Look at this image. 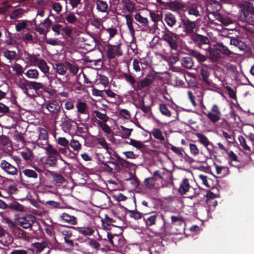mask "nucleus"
I'll list each match as a JSON object with an SVG mask.
<instances>
[{
  "label": "nucleus",
  "instance_id": "1",
  "mask_svg": "<svg viewBox=\"0 0 254 254\" xmlns=\"http://www.w3.org/2000/svg\"><path fill=\"white\" fill-rule=\"evenodd\" d=\"M144 215L143 219L147 227L155 225L157 219H161L163 220V224L160 228V233L163 234L167 232L170 226L169 222H168L169 218L167 217V216L157 213H144Z\"/></svg>",
  "mask_w": 254,
  "mask_h": 254
},
{
  "label": "nucleus",
  "instance_id": "2",
  "mask_svg": "<svg viewBox=\"0 0 254 254\" xmlns=\"http://www.w3.org/2000/svg\"><path fill=\"white\" fill-rule=\"evenodd\" d=\"M241 17L246 22H254V5L253 3L246 1L241 4Z\"/></svg>",
  "mask_w": 254,
  "mask_h": 254
},
{
  "label": "nucleus",
  "instance_id": "3",
  "mask_svg": "<svg viewBox=\"0 0 254 254\" xmlns=\"http://www.w3.org/2000/svg\"><path fill=\"white\" fill-rule=\"evenodd\" d=\"M164 26L165 32H164L160 39L166 42L171 50H177L178 48V44L176 39L177 35L173 31L169 30L165 24Z\"/></svg>",
  "mask_w": 254,
  "mask_h": 254
},
{
  "label": "nucleus",
  "instance_id": "4",
  "mask_svg": "<svg viewBox=\"0 0 254 254\" xmlns=\"http://www.w3.org/2000/svg\"><path fill=\"white\" fill-rule=\"evenodd\" d=\"M168 220L171 218V223H170L169 227L167 232L164 235H167L171 228H174L176 230V233L181 234L185 230L186 223L183 218L180 216L171 215L170 217H168Z\"/></svg>",
  "mask_w": 254,
  "mask_h": 254
},
{
  "label": "nucleus",
  "instance_id": "5",
  "mask_svg": "<svg viewBox=\"0 0 254 254\" xmlns=\"http://www.w3.org/2000/svg\"><path fill=\"white\" fill-rule=\"evenodd\" d=\"M163 24L169 29L172 30L177 29L181 26V24L178 22L176 16L170 12H167L164 14Z\"/></svg>",
  "mask_w": 254,
  "mask_h": 254
},
{
  "label": "nucleus",
  "instance_id": "6",
  "mask_svg": "<svg viewBox=\"0 0 254 254\" xmlns=\"http://www.w3.org/2000/svg\"><path fill=\"white\" fill-rule=\"evenodd\" d=\"M190 39L200 48L205 50L209 49V40L206 36L194 33L191 35Z\"/></svg>",
  "mask_w": 254,
  "mask_h": 254
},
{
  "label": "nucleus",
  "instance_id": "7",
  "mask_svg": "<svg viewBox=\"0 0 254 254\" xmlns=\"http://www.w3.org/2000/svg\"><path fill=\"white\" fill-rule=\"evenodd\" d=\"M16 223L24 229L31 228L36 222L35 217L32 214H26L18 217L16 219Z\"/></svg>",
  "mask_w": 254,
  "mask_h": 254
},
{
  "label": "nucleus",
  "instance_id": "8",
  "mask_svg": "<svg viewBox=\"0 0 254 254\" xmlns=\"http://www.w3.org/2000/svg\"><path fill=\"white\" fill-rule=\"evenodd\" d=\"M38 138L35 140V142L39 147L46 148L48 146H51L48 142V133L44 128L38 127Z\"/></svg>",
  "mask_w": 254,
  "mask_h": 254
},
{
  "label": "nucleus",
  "instance_id": "9",
  "mask_svg": "<svg viewBox=\"0 0 254 254\" xmlns=\"http://www.w3.org/2000/svg\"><path fill=\"white\" fill-rule=\"evenodd\" d=\"M44 149L46 150L48 155L47 164L50 166H55L57 164L58 158L60 156V154L52 145L48 146V147Z\"/></svg>",
  "mask_w": 254,
  "mask_h": 254
},
{
  "label": "nucleus",
  "instance_id": "10",
  "mask_svg": "<svg viewBox=\"0 0 254 254\" xmlns=\"http://www.w3.org/2000/svg\"><path fill=\"white\" fill-rule=\"evenodd\" d=\"M122 44L112 45L108 44L107 45V55L109 59H114L116 56L120 57L123 55V52L121 48Z\"/></svg>",
  "mask_w": 254,
  "mask_h": 254
},
{
  "label": "nucleus",
  "instance_id": "11",
  "mask_svg": "<svg viewBox=\"0 0 254 254\" xmlns=\"http://www.w3.org/2000/svg\"><path fill=\"white\" fill-rule=\"evenodd\" d=\"M45 106L50 115L54 117L55 119H58L62 105H60L56 100H52L48 101Z\"/></svg>",
  "mask_w": 254,
  "mask_h": 254
},
{
  "label": "nucleus",
  "instance_id": "12",
  "mask_svg": "<svg viewBox=\"0 0 254 254\" xmlns=\"http://www.w3.org/2000/svg\"><path fill=\"white\" fill-rule=\"evenodd\" d=\"M181 25L184 29L186 35L194 34V30L196 27L194 21H191L188 17H184L181 18Z\"/></svg>",
  "mask_w": 254,
  "mask_h": 254
},
{
  "label": "nucleus",
  "instance_id": "13",
  "mask_svg": "<svg viewBox=\"0 0 254 254\" xmlns=\"http://www.w3.org/2000/svg\"><path fill=\"white\" fill-rule=\"evenodd\" d=\"M204 5L208 12L214 15L222 7L220 1L217 0H204Z\"/></svg>",
  "mask_w": 254,
  "mask_h": 254
},
{
  "label": "nucleus",
  "instance_id": "14",
  "mask_svg": "<svg viewBox=\"0 0 254 254\" xmlns=\"http://www.w3.org/2000/svg\"><path fill=\"white\" fill-rule=\"evenodd\" d=\"M98 237L96 239L88 238L87 242V245L91 249L95 250L96 252L100 250H103L104 249L101 248V244L100 242L102 243V241L107 242V240L106 239H103L102 236L100 235L99 233L97 232Z\"/></svg>",
  "mask_w": 254,
  "mask_h": 254
},
{
  "label": "nucleus",
  "instance_id": "15",
  "mask_svg": "<svg viewBox=\"0 0 254 254\" xmlns=\"http://www.w3.org/2000/svg\"><path fill=\"white\" fill-rule=\"evenodd\" d=\"M207 118L213 123L218 122L221 118V113L218 106L214 104L211 109V112L204 113Z\"/></svg>",
  "mask_w": 254,
  "mask_h": 254
},
{
  "label": "nucleus",
  "instance_id": "16",
  "mask_svg": "<svg viewBox=\"0 0 254 254\" xmlns=\"http://www.w3.org/2000/svg\"><path fill=\"white\" fill-rule=\"evenodd\" d=\"M18 154L27 164H31L34 159V154L33 151L27 147L23 148L18 152Z\"/></svg>",
  "mask_w": 254,
  "mask_h": 254
},
{
  "label": "nucleus",
  "instance_id": "17",
  "mask_svg": "<svg viewBox=\"0 0 254 254\" xmlns=\"http://www.w3.org/2000/svg\"><path fill=\"white\" fill-rule=\"evenodd\" d=\"M0 168L7 174L11 175L17 174V168L5 160H2L0 163Z\"/></svg>",
  "mask_w": 254,
  "mask_h": 254
},
{
  "label": "nucleus",
  "instance_id": "18",
  "mask_svg": "<svg viewBox=\"0 0 254 254\" xmlns=\"http://www.w3.org/2000/svg\"><path fill=\"white\" fill-rule=\"evenodd\" d=\"M76 107L78 115H84L85 116L84 121L88 120L90 115L87 104L84 102L78 101L76 104Z\"/></svg>",
  "mask_w": 254,
  "mask_h": 254
},
{
  "label": "nucleus",
  "instance_id": "19",
  "mask_svg": "<svg viewBox=\"0 0 254 254\" xmlns=\"http://www.w3.org/2000/svg\"><path fill=\"white\" fill-rule=\"evenodd\" d=\"M73 124H76V122L65 115V118L62 121L61 127L64 132L70 133L73 130Z\"/></svg>",
  "mask_w": 254,
  "mask_h": 254
},
{
  "label": "nucleus",
  "instance_id": "20",
  "mask_svg": "<svg viewBox=\"0 0 254 254\" xmlns=\"http://www.w3.org/2000/svg\"><path fill=\"white\" fill-rule=\"evenodd\" d=\"M230 44L238 48L241 51L245 52L247 50V44L236 37L231 38Z\"/></svg>",
  "mask_w": 254,
  "mask_h": 254
},
{
  "label": "nucleus",
  "instance_id": "21",
  "mask_svg": "<svg viewBox=\"0 0 254 254\" xmlns=\"http://www.w3.org/2000/svg\"><path fill=\"white\" fill-rule=\"evenodd\" d=\"M215 49L218 51L222 54L231 57L232 55H238L237 53L232 50H230L227 46L223 43H218L215 46Z\"/></svg>",
  "mask_w": 254,
  "mask_h": 254
},
{
  "label": "nucleus",
  "instance_id": "22",
  "mask_svg": "<svg viewBox=\"0 0 254 254\" xmlns=\"http://www.w3.org/2000/svg\"><path fill=\"white\" fill-rule=\"evenodd\" d=\"M147 75L145 78L142 79L137 82L136 89L141 90L150 86L153 82L154 78H149Z\"/></svg>",
  "mask_w": 254,
  "mask_h": 254
},
{
  "label": "nucleus",
  "instance_id": "23",
  "mask_svg": "<svg viewBox=\"0 0 254 254\" xmlns=\"http://www.w3.org/2000/svg\"><path fill=\"white\" fill-rule=\"evenodd\" d=\"M50 174L54 184L61 186L65 183L66 180L61 174L53 171L50 172Z\"/></svg>",
  "mask_w": 254,
  "mask_h": 254
},
{
  "label": "nucleus",
  "instance_id": "24",
  "mask_svg": "<svg viewBox=\"0 0 254 254\" xmlns=\"http://www.w3.org/2000/svg\"><path fill=\"white\" fill-rule=\"evenodd\" d=\"M76 230L79 234L86 237L92 236L95 232L94 229L90 226L77 227Z\"/></svg>",
  "mask_w": 254,
  "mask_h": 254
},
{
  "label": "nucleus",
  "instance_id": "25",
  "mask_svg": "<svg viewBox=\"0 0 254 254\" xmlns=\"http://www.w3.org/2000/svg\"><path fill=\"white\" fill-rule=\"evenodd\" d=\"M168 6L170 10L177 11L183 10L185 7V4L182 1H171L168 3Z\"/></svg>",
  "mask_w": 254,
  "mask_h": 254
},
{
  "label": "nucleus",
  "instance_id": "26",
  "mask_svg": "<svg viewBox=\"0 0 254 254\" xmlns=\"http://www.w3.org/2000/svg\"><path fill=\"white\" fill-rule=\"evenodd\" d=\"M25 81L24 85L30 89H34L36 91H38L44 88V86L42 83L29 80H25Z\"/></svg>",
  "mask_w": 254,
  "mask_h": 254
},
{
  "label": "nucleus",
  "instance_id": "27",
  "mask_svg": "<svg viewBox=\"0 0 254 254\" xmlns=\"http://www.w3.org/2000/svg\"><path fill=\"white\" fill-rule=\"evenodd\" d=\"M60 221L62 222L67 223L71 225H75L77 223L76 218L72 215L64 213L60 216Z\"/></svg>",
  "mask_w": 254,
  "mask_h": 254
},
{
  "label": "nucleus",
  "instance_id": "28",
  "mask_svg": "<svg viewBox=\"0 0 254 254\" xmlns=\"http://www.w3.org/2000/svg\"><path fill=\"white\" fill-rule=\"evenodd\" d=\"M121 4L124 9L129 12H132L135 10V3L131 0H122Z\"/></svg>",
  "mask_w": 254,
  "mask_h": 254
},
{
  "label": "nucleus",
  "instance_id": "29",
  "mask_svg": "<svg viewBox=\"0 0 254 254\" xmlns=\"http://www.w3.org/2000/svg\"><path fill=\"white\" fill-rule=\"evenodd\" d=\"M190 188V185L189 182V180L187 178H184L180 184L178 191L180 194H185L189 191Z\"/></svg>",
  "mask_w": 254,
  "mask_h": 254
},
{
  "label": "nucleus",
  "instance_id": "30",
  "mask_svg": "<svg viewBox=\"0 0 254 254\" xmlns=\"http://www.w3.org/2000/svg\"><path fill=\"white\" fill-rule=\"evenodd\" d=\"M135 20L139 23L138 25L143 27H148V20L146 17L142 16L139 12L134 15Z\"/></svg>",
  "mask_w": 254,
  "mask_h": 254
},
{
  "label": "nucleus",
  "instance_id": "31",
  "mask_svg": "<svg viewBox=\"0 0 254 254\" xmlns=\"http://www.w3.org/2000/svg\"><path fill=\"white\" fill-rule=\"evenodd\" d=\"M124 17L126 18V24L129 29L131 35L134 37L135 30L132 25L133 19L131 16L130 14H127L125 15Z\"/></svg>",
  "mask_w": 254,
  "mask_h": 254
},
{
  "label": "nucleus",
  "instance_id": "32",
  "mask_svg": "<svg viewBox=\"0 0 254 254\" xmlns=\"http://www.w3.org/2000/svg\"><path fill=\"white\" fill-rule=\"evenodd\" d=\"M215 17L216 20L224 25H228L232 23L231 19L226 16H224L220 14L219 13H216Z\"/></svg>",
  "mask_w": 254,
  "mask_h": 254
},
{
  "label": "nucleus",
  "instance_id": "33",
  "mask_svg": "<svg viewBox=\"0 0 254 254\" xmlns=\"http://www.w3.org/2000/svg\"><path fill=\"white\" fill-rule=\"evenodd\" d=\"M200 74L205 84L208 86L211 85L212 81L209 79V72L207 69L202 68L200 71Z\"/></svg>",
  "mask_w": 254,
  "mask_h": 254
},
{
  "label": "nucleus",
  "instance_id": "34",
  "mask_svg": "<svg viewBox=\"0 0 254 254\" xmlns=\"http://www.w3.org/2000/svg\"><path fill=\"white\" fill-rule=\"evenodd\" d=\"M34 65L37 66L45 74L49 73V67L43 59H41L37 64H34Z\"/></svg>",
  "mask_w": 254,
  "mask_h": 254
},
{
  "label": "nucleus",
  "instance_id": "35",
  "mask_svg": "<svg viewBox=\"0 0 254 254\" xmlns=\"http://www.w3.org/2000/svg\"><path fill=\"white\" fill-rule=\"evenodd\" d=\"M172 78H174V81L177 86H182L184 84L183 81L184 79H185L186 75L183 73H179L178 75H173Z\"/></svg>",
  "mask_w": 254,
  "mask_h": 254
},
{
  "label": "nucleus",
  "instance_id": "36",
  "mask_svg": "<svg viewBox=\"0 0 254 254\" xmlns=\"http://www.w3.org/2000/svg\"><path fill=\"white\" fill-rule=\"evenodd\" d=\"M96 8L99 11L106 12L107 11L108 5L105 1L103 0H97L96 1Z\"/></svg>",
  "mask_w": 254,
  "mask_h": 254
},
{
  "label": "nucleus",
  "instance_id": "37",
  "mask_svg": "<svg viewBox=\"0 0 254 254\" xmlns=\"http://www.w3.org/2000/svg\"><path fill=\"white\" fill-rule=\"evenodd\" d=\"M104 113H101L97 110H94L93 112V114L96 116L97 118L100 119L103 123H106L109 120V117L106 114V111L105 109H103Z\"/></svg>",
  "mask_w": 254,
  "mask_h": 254
},
{
  "label": "nucleus",
  "instance_id": "38",
  "mask_svg": "<svg viewBox=\"0 0 254 254\" xmlns=\"http://www.w3.org/2000/svg\"><path fill=\"white\" fill-rule=\"evenodd\" d=\"M190 53V55L195 58L199 63L205 62L207 60V57L201 54L197 51L191 50Z\"/></svg>",
  "mask_w": 254,
  "mask_h": 254
},
{
  "label": "nucleus",
  "instance_id": "39",
  "mask_svg": "<svg viewBox=\"0 0 254 254\" xmlns=\"http://www.w3.org/2000/svg\"><path fill=\"white\" fill-rule=\"evenodd\" d=\"M123 76L127 82L129 83L134 90H136V80L135 79L134 76L132 75L129 73H124Z\"/></svg>",
  "mask_w": 254,
  "mask_h": 254
},
{
  "label": "nucleus",
  "instance_id": "40",
  "mask_svg": "<svg viewBox=\"0 0 254 254\" xmlns=\"http://www.w3.org/2000/svg\"><path fill=\"white\" fill-rule=\"evenodd\" d=\"M121 237V236L118 235H112L109 233L107 234V238L110 243L113 246L119 247V243L118 240H120Z\"/></svg>",
  "mask_w": 254,
  "mask_h": 254
},
{
  "label": "nucleus",
  "instance_id": "41",
  "mask_svg": "<svg viewBox=\"0 0 254 254\" xmlns=\"http://www.w3.org/2000/svg\"><path fill=\"white\" fill-rule=\"evenodd\" d=\"M182 64L184 67L187 68H191L194 65L192 58L190 57L183 58L182 60Z\"/></svg>",
  "mask_w": 254,
  "mask_h": 254
},
{
  "label": "nucleus",
  "instance_id": "42",
  "mask_svg": "<svg viewBox=\"0 0 254 254\" xmlns=\"http://www.w3.org/2000/svg\"><path fill=\"white\" fill-rule=\"evenodd\" d=\"M155 139H158L161 141L165 140V137L162 134L161 130L158 128H153L150 132Z\"/></svg>",
  "mask_w": 254,
  "mask_h": 254
},
{
  "label": "nucleus",
  "instance_id": "43",
  "mask_svg": "<svg viewBox=\"0 0 254 254\" xmlns=\"http://www.w3.org/2000/svg\"><path fill=\"white\" fill-rule=\"evenodd\" d=\"M150 16L151 18V20L156 24L160 20H162L163 16L162 12L161 11H158L156 13L154 11H150Z\"/></svg>",
  "mask_w": 254,
  "mask_h": 254
},
{
  "label": "nucleus",
  "instance_id": "44",
  "mask_svg": "<svg viewBox=\"0 0 254 254\" xmlns=\"http://www.w3.org/2000/svg\"><path fill=\"white\" fill-rule=\"evenodd\" d=\"M22 172L24 176L28 178L35 179L38 178L39 175L35 170L25 169L23 170Z\"/></svg>",
  "mask_w": 254,
  "mask_h": 254
},
{
  "label": "nucleus",
  "instance_id": "45",
  "mask_svg": "<svg viewBox=\"0 0 254 254\" xmlns=\"http://www.w3.org/2000/svg\"><path fill=\"white\" fill-rule=\"evenodd\" d=\"M97 142L98 144L102 146V147L104 148L107 153H108L110 156L111 155V152L110 151L111 149L109 147V144L106 141L105 139L103 137L98 138L97 139Z\"/></svg>",
  "mask_w": 254,
  "mask_h": 254
},
{
  "label": "nucleus",
  "instance_id": "46",
  "mask_svg": "<svg viewBox=\"0 0 254 254\" xmlns=\"http://www.w3.org/2000/svg\"><path fill=\"white\" fill-rule=\"evenodd\" d=\"M10 210L17 211H23L24 210V206L19 203L17 201H13L8 205V207Z\"/></svg>",
  "mask_w": 254,
  "mask_h": 254
},
{
  "label": "nucleus",
  "instance_id": "47",
  "mask_svg": "<svg viewBox=\"0 0 254 254\" xmlns=\"http://www.w3.org/2000/svg\"><path fill=\"white\" fill-rule=\"evenodd\" d=\"M196 136L198 138L199 141L205 147H207L208 145L211 144L207 137L204 134L200 133H197L196 134Z\"/></svg>",
  "mask_w": 254,
  "mask_h": 254
},
{
  "label": "nucleus",
  "instance_id": "48",
  "mask_svg": "<svg viewBox=\"0 0 254 254\" xmlns=\"http://www.w3.org/2000/svg\"><path fill=\"white\" fill-rule=\"evenodd\" d=\"M13 137L14 140L16 142H18V143H21L22 146L25 145L26 141L23 136V134L17 132L14 134Z\"/></svg>",
  "mask_w": 254,
  "mask_h": 254
},
{
  "label": "nucleus",
  "instance_id": "49",
  "mask_svg": "<svg viewBox=\"0 0 254 254\" xmlns=\"http://www.w3.org/2000/svg\"><path fill=\"white\" fill-rule=\"evenodd\" d=\"M128 143L138 149L144 148L145 147L143 142L132 138L129 139V142Z\"/></svg>",
  "mask_w": 254,
  "mask_h": 254
},
{
  "label": "nucleus",
  "instance_id": "50",
  "mask_svg": "<svg viewBox=\"0 0 254 254\" xmlns=\"http://www.w3.org/2000/svg\"><path fill=\"white\" fill-rule=\"evenodd\" d=\"M24 12V10L22 8H17L14 10L10 14V17L12 19H15L22 17Z\"/></svg>",
  "mask_w": 254,
  "mask_h": 254
},
{
  "label": "nucleus",
  "instance_id": "51",
  "mask_svg": "<svg viewBox=\"0 0 254 254\" xmlns=\"http://www.w3.org/2000/svg\"><path fill=\"white\" fill-rule=\"evenodd\" d=\"M29 78L37 79L39 77V72L36 69H30L25 73Z\"/></svg>",
  "mask_w": 254,
  "mask_h": 254
},
{
  "label": "nucleus",
  "instance_id": "52",
  "mask_svg": "<svg viewBox=\"0 0 254 254\" xmlns=\"http://www.w3.org/2000/svg\"><path fill=\"white\" fill-rule=\"evenodd\" d=\"M64 18L67 23L70 24H74L77 20L74 13L71 12H69L68 14H66Z\"/></svg>",
  "mask_w": 254,
  "mask_h": 254
},
{
  "label": "nucleus",
  "instance_id": "53",
  "mask_svg": "<svg viewBox=\"0 0 254 254\" xmlns=\"http://www.w3.org/2000/svg\"><path fill=\"white\" fill-rule=\"evenodd\" d=\"M69 146H70L74 151L78 152L81 148V144L77 140L72 139L69 142Z\"/></svg>",
  "mask_w": 254,
  "mask_h": 254
},
{
  "label": "nucleus",
  "instance_id": "54",
  "mask_svg": "<svg viewBox=\"0 0 254 254\" xmlns=\"http://www.w3.org/2000/svg\"><path fill=\"white\" fill-rule=\"evenodd\" d=\"M156 181V179L154 177L147 178L144 180V185L146 188L152 189L154 187Z\"/></svg>",
  "mask_w": 254,
  "mask_h": 254
},
{
  "label": "nucleus",
  "instance_id": "55",
  "mask_svg": "<svg viewBox=\"0 0 254 254\" xmlns=\"http://www.w3.org/2000/svg\"><path fill=\"white\" fill-rule=\"evenodd\" d=\"M215 49L209 50V59L214 61H218L221 58L220 54Z\"/></svg>",
  "mask_w": 254,
  "mask_h": 254
},
{
  "label": "nucleus",
  "instance_id": "56",
  "mask_svg": "<svg viewBox=\"0 0 254 254\" xmlns=\"http://www.w3.org/2000/svg\"><path fill=\"white\" fill-rule=\"evenodd\" d=\"M159 110L162 115L168 117L171 116V113L170 110L167 108L166 104H161L159 105Z\"/></svg>",
  "mask_w": 254,
  "mask_h": 254
},
{
  "label": "nucleus",
  "instance_id": "57",
  "mask_svg": "<svg viewBox=\"0 0 254 254\" xmlns=\"http://www.w3.org/2000/svg\"><path fill=\"white\" fill-rule=\"evenodd\" d=\"M188 14L190 15H192L195 17L200 16L199 11L198 9V6L196 5H193L190 6L188 9Z\"/></svg>",
  "mask_w": 254,
  "mask_h": 254
},
{
  "label": "nucleus",
  "instance_id": "58",
  "mask_svg": "<svg viewBox=\"0 0 254 254\" xmlns=\"http://www.w3.org/2000/svg\"><path fill=\"white\" fill-rule=\"evenodd\" d=\"M128 212L129 214V216L135 220H138L141 218L142 214H144L137 211L136 209L132 210H129Z\"/></svg>",
  "mask_w": 254,
  "mask_h": 254
},
{
  "label": "nucleus",
  "instance_id": "59",
  "mask_svg": "<svg viewBox=\"0 0 254 254\" xmlns=\"http://www.w3.org/2000/svg\"><path fill=\"white\" fill-rule=\"evenodd\" d=\"M91 23L92 26H94L97 29H99L100 31L103 28H104L102 22L100 19L94 18L91 21Z\"/></svg>",
  "mask_w": 254,
  "mask_h": 254
},
{
  "label": "nucleus",
  "instance_id": "60",
  "mask_svg": "<svg viewBox=\"0 0 254 254\" xmlns=\"http://www.w3.org/2000/svg\"><path fill=\"white\" fill-rule=\"evenodd\" d=\"M57 72L61 74L64 75L65 73L67 70L66 66L62 63H59L56 64Z\"/></svg>",
  "mask_w": 254,
  "mask_h": 254
},
{
  "label": "nucleus",
  "instance_id": "61",
  "mask_svg": "<svg viewBox=\"0 0 254 254\" xmlns=\"http://www.w3.org/2000/svg\"><path fill=\"white\" fill-rule=\"evenodd\" d=\"M238 139L240 145L242 146L245 150H248L249 151L251 150L250 147L247 144L246 140L244 136L242 135L239 136Z\"/></svg>",
  "mask_w": 254,
  "mask_h": 254
},
{
  "label": "nucleus",
  "instance_id": "62",
  "mask_svg": "<svg viewBox=\"0 0 254 254\" xmlns=\"http://www.w3.org/2000/svg\"><path fill=\"white\" fill-rule=\"evenodd\" d=\"M66 64L68 67L70 71L73 74H76L79 70V68L77 65L72 64L69 62H66Z\"/></svg>",
  "mask_w": 254,
  "mask_h": 254
},
{
  "label": "nucleus",
  "instance_id": "63",
  "mask_svg": "<svg viewBox=\"0 0 254 254\" xmlns=\"http://www.w3.org/2000/svg\"><path fill=\"white\" fill-rule=\"evenodd\" d=\"M4 56L9 60H12L15 59L16 54L15 51L6 50L3 53Z\"/></svg>",
  "mask_w": 254,
  "mask_h": 254
},
{
  "label": "nucleus",
  "instance_id": "64",
  "mask_svg": "<svg viewBox=\"0 0 254 254\" xmlns=\"http://www.w3.org/2000/svg\"><path fill=\"white\" fill-rule=\"evenodd\" d=\"M57 141L58 144L63 147H69V142L65 137H60L57 139Z\"/></svg>",
  "mask_w": 254,
  "mask_h": 254
}]
</instances>
